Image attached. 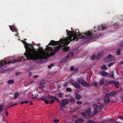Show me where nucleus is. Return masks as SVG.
<instances>
[{"label": "nucleus", "mask_w": 123, "mask_h": 123, "mask_svg": "<svg viewBox=\"0 0 123 123\" xmlns=\"http://www.w3.org/2000/svg\"><path fill=\"white\" fill-rule=\"evenodd\" d=\"M23 43L27 47L26 52L24 55H25L27 60H32L34 61L38 59L42 60L46 58V53L44 52V50L42 48L40 47L38 51H36L34 47L32 46L31 48L29 47L27 43L24 41H22Z\"/></svg>", "instance_id": "1"}, {"label": "nucleus", "mask_w": 123, "mask_h": 123, "mask_svg": "<svg viewBox=\"0 0 123 123\" xmlns=\"http://www.w3.org/2000/svg\"><path fill=\"white\" fill-rule=\"evenodd\" d=\"M64 39H60V40L57 41H55L54 40H51L49 43V45H59L56 47L55 48L52 47H49L48 45L46 46V48L45 49V51L46 52L44 51V52L46 53V58L43 59H46L47 58H49V56L48 54L50 50L51 51H54L55 52L59 51L60 50L61 48H62V51H63L66 52L68 51V47L67 42H63Z\"/></svg>", "instance_id": "2"}, {"label": "nucleus", "mask_w": 123, "mask_h": 123, "mask_svg": "<svg viewBox=\"0 0 123 123\" xmlns=\"http://www.w3.org/2000/svg\"><path fill=\"white\" fill-rule=\"evenodd\" d=\"M107 27L106 26H103L102 25L98 26L97 27V29L95 31H92L91 32L89 31H88L86 32L82 33L83 35L80 34L79 33V30L78 29H76L75 31L76 35L78 38L79 37V38H84L85 39H90L93 38H97L99 36L97 34L93 35L92 33H94L96 31H98L100 30H104L107 29Z\"/></svg>", "instance_id": "3"}, {"label": "nucleus", "mask_w": 123, "mask_h": 123, "mask_svg": "<svg viewBox=\"0 0 123 123\" xmlns=\"http://www.w3.org/2000/svg\"><path fill=\"white\" fill-rule=\"evenodd\" d=\"M66 32L67 33V35H68V37L64 39L63 42H67V44H69L71 41H74L76 40L77 41L78 39L76 35L75 32L74 31H70L67 30Z\"/></svg>", "instance_id": "4"}, {"label": "nucleus", "mask_w": 123, "mask_h": 123, "mask_svg": "<svg viewBox=\"0 0 123 123\" xmlns=\"http://www.w3.org/2000/svg\"><path fill=\"white\" fill-rule=\"evenodd\" d=\"M77 82L78 83L81 84L83 86L88 87L90 86V84L87 83L83 78H80L77 79Z\"/></svg>", "instance_id": "5"}, {"label": "nucleus", "mask_w": 123, "mask_h": 123, "mask_svg": "<svg viewBox=\"0 0 123 123\" xmlns=\"http://www.w3.org/2000/svg\"><path fill=\"white\" fill-rule=\"evenodd\" d=\"M22 60L23 61L25 60V58L24 57H22L21 58L19 57L17 60H15L13 61H12V60L11 59V58L10 59V61H8V63H10L12 62L14 63L16 62L17 61L20 62Z\"/></svg>", "instance_id": "6"}, {"label": "nucleus", "mask_w": 123, "mask_h": 123, "mask_svg": "<svg viewBox=\"0 0 123 123\" xmlns=\"http://www.w3.org/2000/svg\"><path fill=\"white\" fill-rule=\"evenodd\" d=\"M72 85L76 89H80V86L75 81H72L71 82Z\"/></svg>", "instance_id": "7"}, {"label": "nucleus", "mask_w": 123, "mask_h": 123, "mask_svg": "<svg viewBox=\"0 0 123 123\" xmlns=\"http://www.w3.org/2000/svg\"><path fill=\"white\" fill-rule=\"evenodd\" d=\"M109 96H107L105 95L104 98V102L105 104L106 105L110 102V100Z\"/></svg>", "instance_id": "8"}, {"label": "nucleus", "mask_w": 123, "mask_h": 123, "mask_svg": "<svg viewBox=\"0 0 123 123\" xmlns=\"http://www.w3.org/2000/svg\"><path fill=\"white\" fill-rule=\"evenodd\" d=\"M115 59V57L114 56H112V55L110 54L108 56V57L106 58L107 59V61L109 62H111L113 61Z\"/></svg>", "instance_id": "9"}, {"label": "nucleus", "mask_w": 123, "mask_h": 123, "mask_svg": "<svg viewBox=\"0 0 123 123\" xmlns=\"http://www.w3.org/2000/svg\"><path fill=\"white\" fill-rule=\"evenodd\" d=\"M47 98L49 99H56V101L58 102H61V101L58 98L54 96H52L49 95H48L47 96Z\"/></svg>", "instance_id": "10"}, {"label": "nucleus", "mask_w": 123, "mask_h": 123, "mask_svg": "<svg viewBox=\"0 0 123 123\" xmlns=\"http://www.w3.org/2000/svg\"><path fill=\"white\" fill-rule=\"evenodd\" d=\"M62 103L61 102V106L62 107L65 106L68 103V100L66 99H64L62 100Z\"/></svg>", "instance_id": "11"}, {"label": "nucleus", "mask_w": 123, "mask_h": 123, "mask_svg": "<svg viewBox=\"0 0 123 123\" xmlns=\"http://www.w3.org/2000/svg\"><path fill=\"white\" fill-rule=\"evenodd\" d=\"M100 74L102 76H105L109 74L107 72L103 71L100 72Z\"/></svg>", "instance_id": "12"}, {"label": "nucleus", "mask_w": 123, "mask_h": 123, "mask_svg": "<svg viewBox=\"0 0 123 123\" xmlns=\"http://www.w3.org/2000/svg\"><path fill=\"white\" fill-rule=\"evenodd\" d=\"M94 108V112L95 113H97L98 112L97 109L98 108V106L97 104H95L93 105Z\"/></svg>", "instance_id": "13"}, {"label": "nucleus", "mask_w": 123, "mask_h": 123, "mask_svg": "<svg viewBox=\"0 0 123 123\" xmlns=\"http://www.w3.org/2000/svg\"><path fill=\"white\" fill-rule=\"evenodd\" d=\"M116 93V92L114 91H113L111 92L110 93H105V95H106L107 96H112L114 95Z\"/></svg>", "instance_id": "14"}, {"label": "nucleus", "mask_w": 123, "mask_h": 123, "mask_svg": "<svg viewBox=\"0 0 123 123\" xmlns=\"http://www.w3.org/2000/svg\"><path fill=\"white\" fill-rule=\"evenodd\" d=\"M103 52H100L97 55V58L99 59L101 58L103 54Z\"/></svg>", "instance_id": "15"}, {"label": "nucleus", "mask_w": 123, "mask_h": 123, "mask_svg": "<svg viewBox=\"0 0 123 123\" xmlns=\"http://www.w3.org/2000/svg\"><path fill=\"white\" fill-rule=\"evenodd\" d=\"M104 107V105H100L99 106L98 110L99 111H101L103 109Z\"/></svg>", "instance_id": "16"}, {"label": "nucleus", "mask_w": 123, "mask_h": 123, "mask_svg": "<svg viewBox=\"0 0 123 123\" xmlns=\"http://www.w3.org/2000/svg\"><path fill=\"white\" fill-rule=\"evenodd\" d=\"M115 82H116L115 80L108 81L107 82V85H110L111 84H114L115 83Z\"/></svg>", "instance_id": "17"}, {"label": "nucleus", "mask_w": 123, "mask_h": 123, "mask_svg": "<svg viewBox=\"0 0 123 123\" xmlns=\"http://www.w3.org/2000/svg\"><path fill=\"white\" fill-rule=\"evenodd\" d=\"M115 83H114V84L115 86L117 88H119V86L118 82L116 80H115Z\"/></svg>", "instance_id": "18"}, {"label": "nucleus", "mask_w": 123, "mask_h": 123, "mask_svg": "<svg viewBox=\"0 0 123 123\" xmlns=\"http://www.w3.org/2000/svg\"><path fill=\"white\" fill-rule=\"evenodd\" d=\"M81 97L80 95L79 94H76V98L77 100L79 99Z\"/></svg>", "instance_id": "19"}, {"label": "nucleus", "mask_w": 123, "mask_h": 123, "mask_svg": "<svg viewBox=\"0 0 123 123\" xmlns=\"http://www.w3.org/2000/svg\"><path fill=\"white\" fill-rule=\"evenodd\" d=\"M45 82L44 80H42L40 81L39 85H41L45 84Z\"/></svg>", "instance_id": "20"}, {"label": "nucleus", "mask_w": 123, "mask_h": 123, "mask_svg": "<svg viewBox=\"0 0 123 123\" xmlns=\"http://www.w3.org/2000/svg\"><path fill=\"white\" fill-rule=\"evenodd\" d=\"M18 93L17 92H16L15 93V94L14 96V98L15 99H16L18 96Z\"/></svg>", "instance_id": "21"}, {"label": "nucleus", "mask_w": 123, "mask_h": 123, "mask_svg": "<svg viewBox=\"0 0 123 123\" xmlns=\"http://www.w3.org/2000/svg\"><path fill=\"white\" fill-rule=\"evenodd\" d=\"M14 82V81L13 80H10L8 81L7 83L8 84H12Z\"/></svg>", "instance_id": "22"}, {"label": "nucleus", "mask_w": 123, "mask_h": 123, "mask_svg": "<svg viewBox=\"0 0 123 123\" xmlns=\"http://www.w3.org/2000/svg\"><path fill=\"white\" fill-rule=\"evenodd\" d=\"M69 101L72 103H74L75 101V99L73 98H70L69 99Z\"/></svg>", "instance_id": "23"}, {"label": "nucleus", "mask_w": 123, "mask_h": 123, "mask_svg": "<svg viewBox=\"0 0 123 123\" xmlns=\"http://www.w3.org/2000/svg\"><path fill=\"white\" fill-rule=\"evenodd\" d=\"M101 69L104 70H105L107 69L106 66L105 65H103L102 67H101Z\"/></svg>", "instance_id": "24"}, {"label": "nucleus", "mask_w": 123, "mask_h": 123, "mask_svg": "<svg viewBox=\"0 0 123 123\" xmlns=\"http://www.w3.org/2000/svg\"><path fill=\"white\" fill-rule=\"evenodd\" d=\"M66 90L67 91L69 92H71L72 91L71 88L69 87L67 88L66 89Z\"/></svg>", "instance_id": "25"}, {"label": "nucleus", "mask_w": 123, "mask_h": 123, "mask_svg": "<svg viewBox=\"0 0 123 123\" xmlns=\"http://www.w3.org/2000/svg\"><path fill=\"white\" fill-rule=\"evenodd\" d=\"M87 122L88 123H95L94 121L91 120H88L87 121Z\"/></svg>", "instance_id": "26"}, {"label": "nucleus", "mask_w": 123, "mask_h": 123, "mask_svg": "<svg viewBox=\"0 0 123 123\" xmlns=\"http://www.w3.org/2000/svg\"><path fill=\"white\" fill-rule=\"evenodd\" d=\"M28 103V102L27 101H22L20 102L21 104H27Z\"/></svg>", "instance_id": "27"}, {"label": "nucleus", "mask_w": 123, "mask_h": 123, "mask_svg": "<svg viewBox=\"0 0 123 123\" xmlns=\"http://www.w3.org/2000/svg\"><path fill=\"white\" fill-rule=\"evenodd\" d=\"M54 63H52L50 65H49L48 66V68H49V69L51 68L52 67V66H54Z\"/></svg>", "instance_id": "28"}, {"label": "nucleus", "mask_w": 123, "mask_h": 123, "mask_svg": "<svg viewBox=\"0 0 123 123\" xmlns=\"http://www.w3.org/2000/svg\"><path fill=\"white\" fill-rule=\"evenodd\" d=\"M3 107V105H0V112L2 111V108Z\"/></svg>", "instance_id": "29"}, {"label": "nucleus", "mask_w": 123, "mask_h": 123, "mask_svg": "<svg viewBox=\"0 0 123 123\" xmlns=\"http://www.w3.org/2000/svg\"><path fill=\"white\" fill-rule=\"evenodd\" d=\"M63 95V93H60L58 95V97H62Z\"/></svg>", "instance_id": "30"}, {"label": "nucleus", "mask_w": 123, "mask_h": 123, "mask_svg": "<svg viewBox=\"0 0 123 123\" xmlns=\"http://www.w3.org/2000/svg\"><path fill=\"white\" fill-rule=\"evenodd\" d=\"M104 81V80H102L101 81L100 83V86H102L103 85Z\"/></svg>", "instance_id": "31"}, {"label": "nucleus", "mask_w": 123, "mask_h": 123, "mask_svg": "<svg viewBox=\"0 0 123 123\" xmlns=\"http://www.w3.org/2000/svg\"><path fill=\"white\" fill-rule=\"evenodd\" d=\"M117 55H119L120 54L121 52L119 49L118 50H117Z\"/></svg>", "instance_id": "32"}, {"label": "nucleus", "mask_w": 123, "mask_h": 123, "mask_svg": "<svg viewBox=\"0 0 123 123\" xmlns=\"http://www.w3.org/2000/svg\"><path fill=\"white\" fill-rule=\"evenodd\" d=\"M78 120L79 121V122L80 123H82L84 121V120L82 118L79 119H78Z\"/></svg>", "instance_id": "33"}, {"label": "nucleus", "mask_w": 123, "mask_h": 123, "mask_svg": "<svg viewBox=\"0 0 123 123\" xmlns=\"http://www.w3.org/2000/svg\"><path fill=\"white\" fill-rule=\"evenodd\" d=\"M59 121V119H55L54 121V122L55 123H57Z\"/></svg>", "instance_id": "34"}, {"label": "nucleus", "mask_w": 123, "mask_h": 123, "mask_svg": "<svg viewBox=\"0 0 123 123\" xmlns=\"http://www.w3.org/2000/svg\"><path fill=\"white\" fill-rule=\"evenodd\" d=\"M114 63L113 62L110 63L108 64V66L109 67H111L113 64Z\"/></svg>", "instance_id": "35"}, {"label": "nucleus", "mask_w": 123, "mask_h": 123, "mask_svg": "<svg viewBox=\"0 0 123 123\" xmlns=\"http://www.w3.org/2000/svg\"><path fill=\"white\" fill-rule=\"evenodd\" d=\"M56 52H55L54 51V52H52L50 54V55L51 56H53L55 54V53Z\"/></svg>", "instance_id": "36"}, {"label": "nucleus", "mask_w": 123, "mask_h": 123, "mask_svg": "<svg viewBox=\"0 0 123 123\" xmlns=\"http://www.w3.org/2000/svg\"><path fill=\"white\" fill-rule=\"evenodd\" d=\"M96 57V56L95 55H94L93 56L91 57V59L92 60H94Z\"/></svg>", "instance_id": "37"}, {"label": "nucleus", "mask_w": 123, "mask_h": 123, "mask_svg": "<svg viewBox=\"0 0 123 123\" xmlns=\"http://www.w3.org/2000/svg\"><path fill=\"white\" fill-rule=\"evenodd\" d=\"M45 86H40L39 87V88L40 89H42L43 88H44L45 87Z\"/></svg>", "instance_id": "38"}, {"label": "nucleus", "mask_w": 123, "mask_h": 123, "mask_svg": "<svg viewBox=\"0 0 123 123\" xmlns=\"http://www.w3.org/2000/svg\"><path fill=\"white\" fill-rule=\"evenodd\" d=\"M94 86L95 87H96L97 86V84L96 82H93Z\"/></svg>", "instance_id": "39"}, {"label": "nucleus", "mask_w": 123, "mask_h": 123, "mask_svg": "<svg viewBox=\"0 0 123 123\" xmlns=\"http://www.w3.org/2000/svg\"><path fill=\"white\" fill-rule=\"evenodd\" d=\"M49 102L50 104H52L54 102V100L52 99L50 100Z\"/></svg>", "instance_id": "40"}, {"label": "nucleus", "mask_w": 123, "mask_h": 123, "mask_svg": "<svg viewBox=\"0 0 123 123\" xmlns=\"http://www.w3.org/2000/svg\"><path fill=\"white\" fill-rule=\"evenodd\" d=\"M77 103L79 105H80L82 103V102L81 101H78L77 102Z\"/></svg>", "instance_id": "41"}, {"label": "nucleus", "mask_w": 123, "mask_h": 123, "mask_svg": "<svg viewBox=\"0 0 123 123\" xmlns=\"http://www.w3.org/2000/svg\"><path fill=\"white\" fill-rule=\"evenodd\" d=\"M74 69V68L72 66H71L70 68V70L71 71H73Z\"/></svg>", "instance_id": "42"}, {"label": "nucleus", "mask_w": 123, "mask_h": 123, "mask_svg": "<svg viewBox=\"0 0 123 123\" xmlns=\"http://www.w3.org/2000/svg\"><path fill=\"white\" fill-rule=\"evenodd\" d=\"M44 102L47 104H49V101L48 100H47L45 99L44 100Z\"/></svg>", "instance_id": "43"}, {"label": "nucleus", "mask_w": 123, "mask_h": 123, "mask_svg": "<svg viewBox=\"0 0 123 123\" xmlns=\"http://www.w3.org/2000/svg\"><path fill=\"white\" fill-rule=\"evenodd\" d=\"M11 26H10V30L12 31L13 32L14 31V29L15 28H14L12 27H11Z\"/></svg>", "instance_id": "44"}, {"label": "nucleus", "mask_w": 123, "mask_h": 123, "mask_svg": "<svg viewBox=\"0 0 123 123\" xmlns=\"http://www.w3.org/2000/svg\"><path fill=\"white\" fill-rule=\"evenodd\" d=\"M69 54V55H70L71 56H73L74 53L72 52H70Z\"/></svg>", "instance_id": "45"}, {"label": "nucleus", "mask_w": 123, "mask_h": 123, "mask_svg": "<svg viewBox=\"0 0 123 123\" xmlns=\"http://www.w3.org/2000/svg\"><path fill=\"white\" fill-rule=\"evenodd\" d=\"M119 117L120 119H121L123 120V117L121 116H119Z\"/></svg>", "instance_id": "46"}, {"label": "nucleus", "mask_w": 123, "mask_h": 123, "mask_svg": "<svg viewBox=\"0 0 123 123\" xmlns=\"http://www.w3.org/2000/svg\"><path fill=\"white\" fill-rule=\"evenodd\" d=\"M81 115L84 116H85L86 115V114H85V113H81Z\"/></svg>", "instance_id": "47"}, {"label": "nucleus", "mask_w": 123, "mask_h": 123, "mask_svg": "<svg viewBox=\"0 0 123 123\" xmlns=\"http://www.w3.org/2000/svg\"><path fill=\"white\" fill-rule=\"evenodd\" d=\"M66 59H64L63 60H62L61 61V62H66Z\"/></svg>", "instance_id": "48"}, {"label": "nucleus", "mask_w": 123, "mask_h": 123, "mask_svg": "<svg viewBox=\"0 0 123 123\" xmlns=\"http://www.w3.org/2000/svg\"><path fill=\"white\" fill-rule=\"evenodd\" d=\"M75 123H80L78 119L75 120Z\"/></svg>", "instance_id": "49"}, {"label": "nucleus", "mask_w": 123, "mask_h": 123, "mask_svg": "<svg viewBox=\"0 0 123 123\" xmlns=\"http://www.w3.org/2000/svg\"><path fill=\"white\" fill-rule=\"evenodd\" d=\"M110 76L111 77H114L113 73H112L110 75Z\"/></svg>", "instance_id": "50"}, {"label": "nucleus", "mask_w": 123, "mask_h": 123, "mask_svg": "<svg viewBox=\"0 0 123 123\" xmlns=\"http://www.w3.org/2000/svg\"><path fill=\"white\" fill-rule=\"evenodd\" d=\"M17 104H13V105H11L10 106V107H11V106H14L16 105H17Z\"/></svg>", "instance_id": "51"}, {"label": "nucleus", "mask_w": 123, "mask_h": 123, "mask_svg": "<svg viewBox=\"0 0 123 123\" xmlns=\"http://www.w3.org/2000/svg\"><path fill=\"white\" fill-rule=\"evenodd\" d=\"M40 99L41 100V101H43V100H45V99L44 98H40Z\"/></svg>", "instance_id": "52"}, {"label": "nucleus", "mask_w": 123, "mask_h": 123, "mask_svg": "<svg viewBox=\"0 0 123 123\" xmlns=\"http://www.w3.org/2000/svg\"><path fill=\"white\" fill-rule=\"evenodd\" d=\"M67 83H66L64 84L63 85V86L64 87H66V86H67Z\"/></svg>", "instance_id": "53"}, {"label": "nucleus", "mask_w": 123, "mask_h": 123, "mask_svg": "<svg viewBox=\"0 0 123 123\" xmlns=\"http://www.w3.org/2000/svg\"><path fill=\"white\" fill-rule=\"evenodd\" d=\"M120 45L121 46H123V42L121 43H120Z\"/></svg>", "instance_id": "54"}, {"label": "nucleus", "mask_w": 123, "mask_h": 123, "mask_svg": "<svg viewBox=\"0 0 123 123\" xmlns=\"http://www.w3.org/2000/svg\"><path fill=\"white\" fill-rule=\"evenodd\" d=\"M114 25H115L116 26H117L118 25V24L117 23H115L114 24Z\"/></svg>", "instance_id": "55"}, {"label": "nucleus", "mask_w": 123, "mask_h": 123, "mask_svg": "<svg viewBox=\"0 0 123 123\" xmlns=\"http://www.w3.org/2000/svg\"><path fill=\"white\" fill-rule=\"evenodd\" d=\"M69 54H68V55H67V56H66V58L67 59H68V57H69Z\"/></svg>", "instance_id": "56"}, {"label": "nucleus", "mask_w": 123, "mask_h": 123, "mask_svg": "<svg viewBox=\"0 0 123 123\" xmlns=\"http://www.w3.org/2000/svg\"><path fill=\"white\" fill-rule=\"evenodd\" d=\"M78 70V68H76L74 70V71H77Z\"/></svg>", "instance_id": "57"}, {"label": "nucleus", "mask_w": 123, "mask_h": 123, "mask_svg": "<svg viewBox=\"0 0 123 123\" xmlns=\"http://www.w3.org/2000/svg\"><path fill=\"white\" fill-rule=\"evenodd\" d=\"M30 105H33V103L32 102H30Z\"/></svg>", "instance_id": "58"}, {"label": "nucleus", "mask_w": 123, "mask_h": 123, "mask_svg": "<svg viewBox=\"0 0 123 123\" xmlns=\"http://www.w3.org/2000/svg\"><path fill=\"white\" fill-rule=\"evenodd\" d=\"M38 77V76L37 75H35L34 76L33 78H36L37 77Z\"/></svg>", "instance_id": "59"}, {"label": "nucleus", "mask_w": 123, "mask_h": 123, "mask_svg": "<svg viewBox=\"0 0 123 123\" xmlns=\"http://www.w3.org/2000/svg\"><path fill=\"white\" fill-rule=\"evenodd\" d=\"M14 31H15L16 32L18 31L17 30L15 29V28H14Z\"/></svg>", "instance_id": "60"}, {"label": "nucleus", "mask_w": 123, "mask_h": 123, "mask_svg": "<svg viewBox=\"0 0 123 123\" xmlns=\"http://www.w3.org/2000/svg\"><path fill=\"white\" fill-rule=\"evenodd\" d=\"M36 97H32V99H36Z\"/></svg>", "instance_id": "61"}, {"label": "nucleus", "mask_w": 123, "mask_h": 123, "mask_svg": "<svg viewBox=\"0 0 123 123\" xmlns=\"http://www.w3.org/2000/svg\"><path fill=\"white\" fill-rule=\"evenodd\" d=\"M120 64H123V61H121V62H120Z\"/></svg>", "instance_id": "62"}, {"label": "nucleus", "mask_w": 123, "mask_h": 123, "mask_svg": "<svg viewBox=\"0 0 123 123\" xmlns=\"http://www.w3.org/2000/svg\"><path fill=\"white\" fill-rule=\"evenodd\" d=\"M90 111V110L89 109L87 111V112H89Z\"/></svg>", "instance_id": "63"}, {"label": "nucleus", "mask_w": 123, "mask_h": 123, "mask_svg": "<svg viewBox=\"0 0 123 123\" xmlns=\"http://www.w3.org/2000/svg\"><path fill=\"white\" fill-rule=\"evenodd\" d=\"M8 115V113L7 112V111H6V116H7Z\"/></svg>", "instance_id": "64"}]
</instances>
